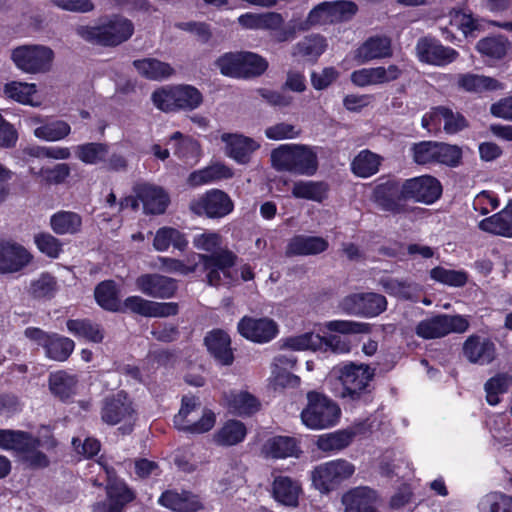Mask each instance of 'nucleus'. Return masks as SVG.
<instances>
[{
  "instance_id": "nucleus-1",
  "label": "nucleus",
  "mask_w": 512,
  "mask_h": 512,
  "mask_svg": "<svg viewBox=\"0 0 512 512\" xmlns=\"http://www.w3.org/2000/svg\"><path fill=\"white\" fill-rule=\"evenodd\" d=\"M158 262L163 271L178 275L193 273L196 271L199 263H203L208 270V282L212 286L230 285L234 281L231 269L235 263V256L232 253H224L213 257L192 253L185 260L158 257Z\"/></svg>"
},
{
  "instance_id": "nucleus-2",
  "label": "nucleus",
  "mask_w": 512,
  "mask_h": 512,
  "mask_svg": "<svg viewBox=\"0 0 512 512\" xmlns=\"http://www.w3.org/2000/svg\"><path fill=\"white\" fill-rule=\"evenodd\" d=\"M270 160L276 171L308 177L319 166L317 148L305 144H281L271 151Z\"/></svg>"
},
{
  "instance_id": "nucleus-3",
  "label": "nucleus",
  "mask_w": 512,
  "mask_h": 512,
  "mask_svg": "<svg viewBox=\"0 0 512 512\" xmlns=\"http://www.w3.org/2000/svg\"><path fill=\"white\" fill-rule=\"evenodd\" d=\"M55 445L48 428L42 429L41 437L33 439L28 433L22 431L0 430V448L13 450L33 467H45L48 459L39 447L49 449Z\"/></svg>"
},
{
  "instance_id": "nucleus-4",
  "label": "nucleus",
  "mask_w": 512,
  "mask_h": 512,
  "mask_svg": "<svg viewBox=\"0 0 512 512\" xmlns=\"http://www.w3.org/2000/svg\"><path fill=\"white\" fill-rule=\"evenodd\" d=\"M76 32L82 39L90 43L115 46L132 36L134 25L125 17L114 16L101 25L79 26Z\"/></svg>"
},
{
  "instance_id": "nucleus-5",
  "label": "nucleus",
  "mask_w": 512,
  "mask_h": 512,
  "mask_svg": "<svg viewBox=\"0 0 512 512\" xmlns=\"http://www.w3.org/2000/svg\"><path fill=\"white\" fill-rule=\"evenodd\" d=\"M374 376V370L366 364L346 363L335 366L329 373L330 379L339 381L341 387L335 394L341 398L357 399L367 388Z\"/></svg>"
},
{
  "instance_id": "nucleus-6",
  "label": "nucleus",
  "mask_w": 512,
  "mask_h": 512,
  "mask_svg": "<svg viewBox=\"0 0 512 512\" xmlns=\"http://www.w3.org/2000/svg\"><path fill=\"white\" fill-rule=\"evenodd\" d=\"M358 6L349 0L324 1L313 7L306 19L298 26L299 30L346 22L357 13Z\"/></svg>"
},
{
  "instance_id": "nucleus-7",
  "label": "nucleus",
  "mask_w": 512,
  "mask_h": 512,
  "mask_svg": "<svg viewBox=\"0 0 512 512\" xmlns=\"http://www.w3.org/2000/svg\"><path fill=\"white\" fill-rule=\"evenodd\" d=\"M308 405L301 413L302 423L313 430H321L337 424L341 410L336 403L324 395L309 392Z\"/></svg>"
},
{
  "instance_id": "nucleus-8",
  "label": "nucleus",
  "mask_w": 512,
  "mask_h": 512,
  "mask_svg": "<svg viewBox=\"0 0 512 512\" xmlns=\"http://www.w3.org/2000/svg\"><path fill=\"white\" fill-rule=\"evenodd\" d=\"M91 472L103 471L107 480V500L93 506V512H122L125 504L132 501L133 493L126 484L117 479L114 469L102 459L90 465Z\"/></svg>"
},
{
  "instance_id": "nucleus-9",
  "label": "nucleus",
  "mask_w": 512,
  "mask_h": 512,
  "mask_svg": "<svg viewBox=\"0 0 512 512\" xmlns=\"http://www.w3.org/2000/svg\"><path fill=\"white\" fill-rule=\"evenodd\" d=\"M355 471V465L348 460H330L314 467L311 472L312 484L321 493H329L351 478Z\"/></svg>"
},
{
  "instance_id": "nucleus-10",
  "label": "nucleus",
  "mask_w": 512,
  "mask_h": 512,
  "mask_svg": "<svg viewBox=\"0 0 512 512\" xmlns=\"http://www.w3.org/2000/svg\"><path fill=\"white\" fill-rule=\"evenodd\" d=\"M11 59L22 72L40 74L51 69L54 52L45 45H22L12 50Z\"/></svg>"
},
{
  "instance_id": "nucleus-11",
  "label": "nucleus",
  "mask_w": 512,
  "mask_h": 512,
  "mask_svg": "<svg viewBox=\"0 0 512 512\" xmlns=\"http://www.w3.org/2000/svg\"><path fill=\"white\" fill-rule=\"evenodd\" d=\"M199 406L198 400L192 396L182 398V406L174 417V424L179 430L201 434L210 431L216 422V416L211 410H204L201 418L194 421L193 412Z\"/></svg>"
},
{
  "instance_id": "nucleus-12",
  "label": "nucleus",
  "mask_w": 512,
  "mask_h": 512,
  "mask_svg": "<svg viewBox=\"0 0 512 512\" xmlns=\"http://www.w3.org/2000/svg\"><path fill=\"white\" fill-rule=\"evenodd\" d=\"M468 327V321L461 315H438L421 321L416 327V333L422 338L433 339L449 333H463Z\"/></svg>"
},
{
  "instance_id": "nucleus-13",
  "label": "nucleus",
  "mask_w": 512,
  "mask_h": 512,
  "mask_svg": "<svg viewBox=\"0 0 512 512\" xmlns=\"http://www.w3.org/2000/svg\"><path fill=\"white\" fill-rule=\"evenodd\" d=\"M193 213L209 218H221L233 210V203L230 197L221 190L212 189L190 203Z\"/></svg>"
},
{
  "instance_id": "nucleus-14",
  "label": "nucleus",
  "mask_w": 512,
  "mask_h": 512,
  "mask_svg": "<svg viewBox=\"0 0 512 512\" xmlns=\"http://www.w3.org/2000/svg\"><path fill=\"white\" fill-rule=\"evenodd\" d=\"M403 193L406 200L432 204L441 196L442 186L436 178L425 175L405 180Z\"/></svg>"
},
{
  "instance_id": "nucleus-15",
  "label": "nucleus",
  "mask_w": 512,
  "mask_h": 512,
  "mask_svg": "<svg viewBox=\"0 0 512 512\" xmlns=\"http://www.w3.org/2000/svg\"><path fill=\"white\" fill-rule=\"evenodd\" d=\"M373 200L384 211L398 214L406 210L403 183L395 180L378 184L373 191Z\"/></svg>"
},
{
  "instance_id": "nucleus-16",
  "label": "nucleus",
  "mask_w": 512,
  "mask_h": 512,
  "mask_svg": "<svg viewBox=\"0 0 512 512\" xmlns=\"http://www.w3.org/2000/svg\"><path fill=\"white\" fill-rule=\"evenodd\" d=\"M416 53L421 62L435 66H446L454 62L459 53L450 47L442 45L431 38H421L416 45Z\"/></svg>"
},
{
  "instance_id": "nucleus-17",
  "label": "nucleus",
  "mask_w": 512,
  "mask_h": 512,
  "mask_svg": "<svg viewBox=\"0 0 512 512\" xmlns=\"http://www.w3.org/2000/svg\"><path fill=\"white\" fill-rule=\"evenodd\" d=\"M134 408L126 393L120 391L106 397L101 410L102 420L110 425L127 422L133 419Z\"/></svg>"
},
{
  "instance_id": "nucleus-18",
  "label": "nucleus",
  "mask_w": 512,
  "mask_h": 512,
  "mask_svg": "<svg viewBox=\"0 0 512 512\" xmlns=\"http://www.w3.org/2000/svg\"><path fill=\"white\" fill-rule=\"evenodd\" d=\"M238 331L248 340L266 343L276 337L278 325L270 318L244 317L238 323Z\"/></svg>"
},
{
  "instance_id": "nucleus-19",
  "label": "nucleus",
  "mask_w": 512,
  "mask_h": 512,
  "mask_svg": "<svg viewBox=\"0 0 512 512\" xmlns=\"http://www.w3.org/2000/svg\"><path fill=\"white\" fill-rule=\"evenodd\" d=\"M221 140L225 143V154L242 165L249 163L253 153L260 148L259 142L242 134L223 133Z\"/></svg>"
},
{
  "instance_id": "nucleus-20",
  "label": "nucleus",
  "mask_w": 512,
  "mask_h": 512,
  "mask_svg": "<svg viewBox=\"0 0 512 512\" xmlns=\"http://www.w3.org/2000/svg\"><path fill=\"white\" fill-rule=\"evenodd\" d=\"M31 261V253L22 245L10 241L0 242V273L19 272Z\"/></svg>"
},
{
  "instance_id": "nucleus-21",
  "label": "nucleus",
  "mask_w": 512,
  "mask_h": 512,
  "mask_svg": "<svg viewBox=\"0 0 512 512\" xmlns=\"http://www.w3.org/2000/svg\"><path fill=\"white\" fill-rule=\"evenodd\" d=\"M400 75L401 69L397 65L392 64L388 67L378 66L358 69L352 72L350 78L354 85L365 87L389 83L398 79Z\"/></svg>"
},
{
  "instance_id": "nucleus-22",
  "label": "nucleus",
  "mask_w": 512,
  "mask_h": 512,
  "mask_svg": "<svg viewBox=\"0 0 512 512\" xmlns=\"http://www.w3.org/2000/svg\"><path fill=\"white\" fill-rule=\"evenodd\" d=\"M138 289L153 298L168 299L174 296L177 283L174 279L160 274H145L137 278Z\"/></svg>"
},
{
  "instance_id": "nucleus-23",
  "label": "nucleus",
  "mask_w": 512,
  "mask_h": 512,
  "mask_svg": "<svg viewBox=\"0 0 512 512\" xmlns=\"http://www.w3.org/2000/svg\"><path fill=\"white\" fill-rule=\"evenodd\" d=\"M135 193L147 214L158 215L164 213L170 201L164 189L148 183L137 185Z\"/></svg>"
},
{
  "instance_id": "nucleus-24",
  "label": "nucleus",
  "mask_w": 512,
  "mask_h": 512,
  "mask_svg": "<svg viewBox=\"0 0 512 512\" xmlns=\"http://www.w3.org/2000/svg\"><path fill=\"white\" fill-rule=\"evenodd\" d=\"M463 353L471 363L485 365L494 360L496 348L489 338L472 335L464 342Z\"/></svg>"
},
{
  "instance_id": "nucleus-25",
  "label": "nucleus",
  "mask_w": 512,
  "mask_h": 512,
  "mask_svg": "<svg viewBox=\"0 0 512 512\" xmlns=\"http://www.w3.org/2000/svg\"><path fill=\"white\" fill-rule=\"evenodd\" d=\"M205 345L213 358L221 365L229 366L233 363L234 356L231 349L229 335L220 329L209 332L205 339Z\"/></svg>"
},
{
  "instance_id": "nucleus-26",
  "label": "nucleus",
  "mask_w": 512,
  "mask_h": 512,
  "mask_svg": "<svg viewBox=\"0 0 512 512\" xmlns=\"http://www.w3.org/2000/svg\"><path fill=\"white\" fill-rule=\"evenodd\" d=\"M391 55V39L380 35L369 37L355 52V58L361 63L388 58Z\"/></svg>"
},
{
  "instance_id": "nucleus-27",
  "label": "nucleus",
  "mask_w": 512,
  "mask_h": 512,
  "mask_svg": "<svg viewBox=\"0 0 512 512\" xmlns=\"http://www.w3.org/2000/svg\"><path fill=\"white\" fill-rule=\"evenodd\" d=\"M301 493L302 488L299 481L281 475L274 478L272 494L277 502L285 506L296 507Z\"/></svg>"
},
{
  "instance_id": "nucleus-28",
  "label": "nucleus",
  "mask_w": 512,
  "mask_h": 512,
  "mask_svg": "<svg viewBox=\"0 0 512 512\" xmlns=\"http://www.w3.org/2000/svg\"><path fill=\"white\" fill-rule=\"evenodd\" d=\"M377 501V493L369 487H356L342 498L345 512H370Z\"/></svg>"
},
{
  "instance_id": "nucleus-29",
  "label": "nucleus",
  "mask_w": 512,
  "mask_h": 512,
  "mask_svg": "<svg viewBox=\"0 0 512 512\" xmlns=\"http://www.w3.org/2000/svg\"><path fill=\"white\" fill-rule=\"evenodd\" d=\"M4 95L20 104L38 107L42 100L34 83L11 81L4 86Z\"/></svg>"
},
{
  "instance_id": "nucleus-30",
  "label": "nucleus",
  "mask_w": 512,
  "mask_h": 512,
  "mask_svg": "<svg viewBox=\"0 0 512 512\" xmlns=\"http://www.w3.org/2000/svg\"><path fill=\"white\" fill-rule=\"evenodd\" d=\"M158 502L174 512H197L202 507L198 497L186 491H166Z\"/></svg>"
},
{
  "instance_id": "nucleus-31",
  "label": "nucleus",
  "mask_w": 512,
  "mask_h": 512,
  "mask_svg": "<svg viewBox=\"0 0 512 512\" xmlns=\"http://www.w3.org/2000/svg\"><path fill=\"white\" fill-rule=\"evenodd\" d=\"M297 26L295 24H284L281 14L276 12L260 13V30L270 31L279 42L287 41L294 37Z\"/></svg>"
},
{
  "instance_id": "nucleus-32",
  "label": "nucleus",
  "mask_w": 512,
  "mask_h": 512,
  "mask_svg": "<svg viewBox=\"0 0 512 512\" xmlns=\"http://www.w3.org/2000/svg\"><path fill=\"white\" fill-rule=\"evenodd\" d=\"M479 228L490 234L512 237V201L500 212L483 219Z\"/></svg>"
},
{
  "instance_id": "nucleus-33",
  "label": "nucleus",
  "mask_w": 512,
  "mask_h": 512,
  "mask_svg": "<svg viewBox=\"0 0 512 512\" xmlns=\"http://www.w3.org/2000/svg\"><path fill=\"white\" fill-rule=\"evenodd\" d=\"M328 248V241L319 236L297 235L293 237L287 246L288 255H316Z\"/></svg>"
},
{
  "instance_id": "nucleus-34",
  "label": "nucleus",
  "mask_w": 512,
  "mask_h": 512,
  "mask_svg": "<svg viewBox=\"0 0 512 512\" xmlns=\"http://www.w3.org/2000/svg\"><path fill=\"white\" fill-rule=\"evenodd\" d=\"M188 246V239L184 233L173 227L159 228L153 239V247L158 252H165L170 247L184 251Z\"/></svg>"
},
{
  "instance_id": "nucleus-35",
  "label": "nucleus",
  "mask_w": 512,
  "mask_h": 512,
  "mask_svg": "<svg viewBox=\"0 0 512 512\" xmlns=\"http://www.w3.org/2000/svg\"><path fill=\"white\" fill-rule=\"evenodd\" d=\"M224 405L229 412L239 416L250 415L259 409L258 400L246 391H231L225 394Z\"/></svg>"
},
{
  "instance_id": "nucleus-36",
  "label": "nucleus",
  "mask_w": 512,
  "mask_h": 512,
  "mask_svg": "<svg viewBox=\"0 0 512 512\" xmlns=\"http://www.w3.org/2000/svg\"><path fill=\"white\" fill-rule=\"evenodd\" d=\"M327 41L319 34L306 36L299 41L292 50V55L297 58L315 62L326 50Z\"/></svg>"
},
{
  "instance_id": "nucleus-37",
  "label": "nucleus",
  "mask_w": 512,
  "mask_h": 512,
  "mask_svg": "<svg viewBox=\"0 0 512 512\" xmlns=\"http://www.w3.org/2000/svg\"><path fill=\"white\" fill-rule=\"evenodd\" d=\"M329 187L325 182L297 180L293 183L291 194L297 199L322 202L327 198Z\"/></svg>"
},
{
  "instance_id": "nucleus-38",
  "label": "nucleus",
  "mask_w": 512,
  "mask_h": 512,
  "mask_svg": "<svg viewBox=\"0 0 512 512\" xmlns=\"http://www.w3.org/2000/svg\"><path fill=\"white\" fill-rule=\"evenodd\" d=\"M133 66L141 76L155 81L167 79L175 72L169 63L155 58L135 60Z\"/></svg>"
},
{
  "instance_id": "nucleus-39",
  "label": "nucleus",
  "mask_w": 512,
  "mask_h": 512,
  "mask_svg": "<svg viewBox=\"0 0 512 512\" xmlns=\"http://www.w3.org/2000/svg\"><path fill=\"white\" fill-rule=\"evenodd\" d=\"M264 452L273 458L298 457L301 453L298 442L289 436H276L267 440Z\"/></svg>"
},
{
  "instance_id": "nucleus-40",
  "label": "nucleus",
  "mask_w": 512,
  "mask_h": 512,
  "mask_svg": "<svg viewBox=\"0 0 512 512\" xmlns=\"http://www.w3.org/2000/svg\"><path fill=\"white\" fill-rule=\"evenodd\" d=\"M357 433L354 428L323 434L318 437L316 445L323 452H338L349 446Z\"/></svg>"
},
{
  "instance_id": "nucleus-41",
  "label": "nucleus",
  "mask_w": 512,
  "mask_h": 512,
  "mask_svg": "<svg viewBox=\"0 0 512 512\" xmlns=\"http://www.w3.org/2000/svg\"><path fill=\"white\" fill-rule=\"evenodd\" d=\"M170 143L173 145L174 154L183 159L186 163H196L200 156V146L196 140L175 132L170 136Z\"/></svg>"
},
{
  "instance_id": "nucleus-42",
  "label": "nucleus",
  "mask_w": 512,
  "mask_h": 512,
  "mask_svg": "<svg viewBox=\"0 0 512 512\" xmlns=\"http://www.w3.org/2000/svg\"><path fill=\"white\" fill-rule=\"evenodd\" d=\"M59 286L56 278L49 273H41L32 279L27 287V293L34 299L49 300L58 292Z\"/></svg>"
},
{
  "instance_id": "nucleus-43",
  "label": "nucleus",
  "mask_w": 512,
  "mask_h": 512,
  "mask_svg": "<svg viewBox=\"0 0 512 512\" xmlns=\"http://www.w3.org/2000/svg\"><path fill=\"white\" fill-rule=\"evenodd\" d=\"M70 132V125L66 121L58 119L47 120L44 124L33 130V134L36 138L47 142L60 141L67 137Z\"/></svg>"
},
{
  "instance_id": "nucleus-44",
  "label": "nucleus",
  "mask_w": 512,
  "mask_h": 512,
  "mask_svg": "<svg viewBox=\"0 0 512 512\" xmlns=\"http://www.w3.org/2000/svg\"><path fill=\"white\" fill-rule=\"evenodd\" d=\"M50 224L56 234H75L81 229L82 219L77 213L60 211L51 217Z\"/></svg>"
},
{
  "instance_id": "nucleus-45",
  "label": "nucleus",
  "mask_w": 512,
  "mask_h": 512,
  "mask_svg": "<svg viewBox=\"0 0 512 512\" xmlns=\"http://www.w3.org/2000/svg\"><path fill=\"white\" fill-rule=\"evenodd\" d=\"M282 346L292 351H319L323 349L322 336L313 332L290 336L281 340Z\"/></svg>"
},
{
  "instance_id": "nucleus-46",
  "label": "nucleus",
  "mask_w": 512,
  "mask_h": 512,
  "mask_svg": "<svg viewBox=\"0 0 512 512\" xmlns=\"http://www.w3.org/2000/svg\"><path fill=\"white\" fill-rule=\"evenodd\" d=\"M458 85L467 92L476 93L502 88L501 84L494 78L471 73L460 75Z\"/></svg>"
},
{
  "instance_id": "nucleus-47",
  "label": "nucleus",
  "mask_w": 512,
  "mask_h": 512,
  "mask_svg": "<svg viewBox=\"0 0 512 512\" xmlns=\"http://www.w3.org/2000/svg\"><path fill=\"white\" fill-rule=\"evenodd\" d=\"M245 425L238 420L227 421L215 435V441L223 446H232L242 442L246 436Z\"/></svg>"
},
{
  "instance_id": "nucleus-48",
  "label": "nucleus",
  "mask_w": 512,
  "mask_h": 512,
  "mask_svg": "<svg viewBox=\"0 0 512 512\" xmlns=\"http://www.w3.org/2000/svg\"><path fill=\"white\" fill-rule=\"evenodd\" d=\"M381 158L369 150L361 151L353 160L351 167L355 175L367 178L378 172Z\"/></svg>"
},
{
  "instance_id": "nucleus-49",
  "label": "nucleus",
  "mask_w": 512,
  "mask_h": 512,
  "mask_svg": "<svg viewBox=\"0 0 512 512\" xmlns=\"http://www.w3.org/2000/svg\"><path fill=\"white\" fill-rule=\"evenodd\" d=\"M67 329L78 339L95 343L101 342L103 339V332L99 325L94 324L89 320H69L67 322Z\"/></svg>"
},
{
  "instance_id": "nucleus-50",
  "label": "nucleus",
  "mask_w": 512,
  "mask_h": 512,
  "mask_svg": "<svg viewBox=\"0 0 512 512\" xmlns=\"http://www.w3.org/2000/svg\"><path fill=\"white\" fill-rule=\"evenodd\" d=\"M49 385L54 395L67 400L75 393L77 380L74 375L60 371L50 376Z\"/></svg>"
},
{
  "instance_id": "nucleus-51",
  "label": "nucleus",
  "mask_w": 512,
  "mask_h": 512,
  "mask_svg": "<svg viewBox=\"0 0 512 512\" xmlns=\"http://www.w3.org/2000/svg\"><path fill=\"white\" fill-rule=\"evenodd\" d=\"M380 283L386 293L402 299H411L419 291V286L408 280L387 276L382 278Z\"/></svg>"
},
{
  "instance_id": "nucleus-52",
  "label": "nucleus",
  "mask_w": 512,
  "mask_h": 512,
  "mask_svg": "<svg viewBox=\"0 0 512 512\" xmlns=\"http://www.w3.org/2000/svg\"><path fill=\"white\" fill-rule=\"evenodd\" d=\"M478 512H512V497L501 492L488 493L478 502Z\"/></svg>"
},
{
  "instance_id": "nucleus-53",
  "label": "nucleus",
  "mask_w": 512,
  "mask_h": 512,
  "mask_svg": "<svg viewBox=\"0 0 512 512\" xmlns=\"http://www.w3.org/2000/svg\"><path fill=\"white\" fill-rule=\"evenodd\" d=\"M95 299L104 309L118 311L120 302L117 297L116 285L113 281H103L95 288Z\"/></svg>"
},
{
  "instance_id": "nucleus-54",
  "label": "nucleus",
  "mask_w": 512,
  "mask_h": 512,
  "mask_svg": "<svg viewBox=\"0 0 512 512\" xmlns=\"http://www.w3.org/2000/svg\"><path fill=\"white\" fill-rule=\"evenodd\" d=\"M175 92L177 110H194L203 101L201 92L191 85H175Z\"/></svg>"
},
{
  "instance_id": "nucleus-55",
  "label": "nucleus",
  "mask_w": 512,
  "mask_h": 512,
  "mask_svg": "<svg viewBox=\"0 0 512 512\" xmlns=\"http://www.w3.org/2000/svg\"><path fill=\"white\" fill-rule=\"evenodd\" d=\"M450 25L460 30L467 37H475L474 32L479 30L480 23L471 13L461 9H452L449 13Z\"/></svg>"
},
{
  "instance_id": "nucleus-56",
  "label": "nucleus",
  "mask_w": 512,
  "mask_h": 512,
  "mask_svg": "<svg viewBox=\"0 0 512 512\" xmlns=\"http://www.w3.org/2000/svg\"><path fill=\"white\" fill-rule=\"evenodd\" d=\"M430 278L435 282L451 287H462L468 280V276L465 271L447 269L442 266H437L431 269Z\"/></svg>"
},
{
  "instance_id": "nucleus-57",
  "label": "nucleus",
  "mask_w": 512,
  "mask_h": 512,
  "mask_svg": "<svg viewBox=\"0 0 512 512\" xmlns=\"http://www.w3.org/2000/svg\"><path fill=\"white\" fill-rule=\"evenodd\" d=\"M77 158L85 164H98L108 155V148L100 143H86L75 147Z\"/></svg>"
},
{
  "instance_id": "nucleus-58",
  "label": "nucleus",
  "mask_w": 512,
  "mask_h": 512,
  "mask_svg": "<svg viewBox=\"0 0 512 512\" xmlns=\"http://www.w3.org/2000/svg\"><path fill=\"white\" fill-rule=\"evenodd\" d=\"M74 346V342L71 339L54 334L47 344L45 351L50 359L65 361L73 352Z\"/></svg>"
},
{
  "instance_id": "nucleus-59",
  "label": "nucleus",
  "mask_w": 512,
  "mask_h": 512,
  "mask_svg": "<svg viewBox=\"0 0 512 512\" xmlns=\"http://www.w3.org/2000/svg\"><path fill=\"white\" fill-rule=\"evenodd\" d=\"M512 383V377L508 374H497L485 384L486 400L495 406L500 402V395L504 394Z\"/></svg>"
},
{
  "instance_id": "nucleus-60",
  "label": "nucleus",
  "mask_w": 512,
  "mask_h": 512,
  "mask_svg": "<svg viewBox=\"0 0 512 512\" xmlns=\"http://www.w3.org/2000/svg\"><path fill=\"white\" fill-rule=\"evenodd\" d=\"M477 50L488 57L500 59L507 53L508 41L502 37H487L480 40L476 45Z\"/></svg>"
},
{
  "instance_id": "nucleus-61",
  "label": "nucleus",
  "mask_w": 512,
  "mask_h": 512,
  "mask_svg": "<svg viewBox=\"0 0 512 512\" xmlns=\"http://www.w3.org/2000/svg\"><path fill=\"white\" fill-rule=\"evenodd\" d=\"M216 65L225 76L233 78L243 77V70L241 69L242 52L227 53L217 60Z\"/></svg>"
},
{
  "instance_id": "nucleus-62",
  "label": "nucleus",
  "mask_w": 512,
  "mask_h": 512,
  "mask_svg": "<svg viewBox=\"0 0 512 512\" xmlns=\"http://www.w3.org/2000/svg\"><path fill=\"white\" fill-rule=\"evenodd\" d=\"M193 244L197 249L210 252L211 255H209V257L230 253L227 250H221V237L219 234L213 232L202 233L195 236ZM205 256L208 257V255Z\"/></svg>"
},
{
  "instance_id": "nucleus-63",
  "label": "nucleus",
  "mask_w": 512,
  "mask_h": 512,
  "mask_svg": "<svg viewBox=\"0 0 512 512\" xmlns=\"http://www.w3.org/2000/svg\"><path fill=\"white\" fill-rule=\"evenodd\" d=\"M323 329L320 331L327 330L329 332L340 333L343 335L349 334H360L368 331V325L350 320H332L322 324Z\"/></svg>"
},
{
  "instance_id": "nucleus-64",
  "label": "nucleus",
  "mask_w": 512,
  "mask_h": 512,
  "mask_svg": "<svg viewBox=\"0 0 512 512\" xmlns=\"http://www.w3.org/2000/svg\"><path fill=\"white\" fill-rule=\"evenodd\" d=\"M267 67L268 63L263 57L252 52H242V78L261 75Z\"/></svg>"
}]
</instances>
